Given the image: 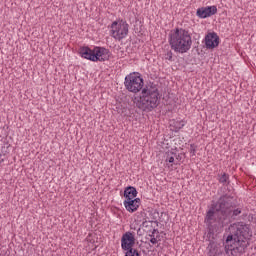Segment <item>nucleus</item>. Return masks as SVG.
Here are the masks:
<instances>
[{
  "instance_id": "1",
  "label": "nucleus",
  "mask_w": 256,
  "mask_h": 256,
  "mask_svg": "<svg viewBox=\"0 0 256 256\" xmlns=\"http://www.w3.org/2000/svg\"><path fill=\"white\" fill-rule=\"evenodd\" d=\"M253 237V232L249 225L239 222L230 228V234L223 243L224 251L215 241L208 245L209 256H241L247 251Z\"/></svg>"
},
{
  "instance_id": "2",
  "label": "nucleus",
  "mask_w": 256,
  "mask_h": 256,
  "mask_svg": "<svg viewBox=\"0 0 256 256\" xmlns=\"http://www.w3.org/2000/svg\"><path fill=\"white\" fill-rule=\"evenodd\" d=\"M160 101L161 96H159V88H157V85L151 84L142 89L140 97L134 98V105H136L140 111L149 113L159 107Z\"/></svg>"
},
{
  "instance_id": "3",
  "label": "nucleus",
  "mask_w": 256,
  "mask_h": 256,
  "mask_svg": "<svg viewBox=\"0 0 256 256\" xmlns=\"http://www.w3.org/2000/svg\"><path fill=\"white\" fill-rule=\"evenodd\" d=\"M168 43L174 51V53H180L183 55L190 51L193 45V40L191 39V34L189 31L183 28L172 29L168 35Z\"/></svg>"
},
{
  "instance_id": "4",
  "label": "nucleus",
  "mask_w": 256,
  "mask_h": 256,
  "mask_svg": "<svg viewBox=\"0 0 256 256\" xmlns=\"http://www.w3.org/2000/svg\"><path fill=\"white\" fill-rule=\"evenodd\" d=\"M235 203H233V197L224 194L220 196L216 204L212 205L209 211H213L214 219L216 223L221 225L222 221L229 219V213L233 209Z\"/></svg>"
},
{
  "instance_id": "5",
  "label": "nucleus",
  "mask_w": 256,
  "mask_h": 256,
  "mask_svg": "<svg viewBox=\"0 0 256 256\" xmlns=\"http://www.w3.org/2000/svg\"><path fill=\"white\" fill-rule=\"evenodd\" d=\"M79 55L82 59H87L88 61L105 62L109 61L111 58V51L105 47L95 46L94 49L89 48V46L80 47Z\"/></svg>"
},
{
  "instance_id": "6",
  "label": "nucleus",
  "mask_w": 256,
  "mask_h": 256,
  "mask_svg": "<svg viewBox=\"0 0 256 256\" xmlns=\"http://www.w3.org/2000/svg\"><path fill=\"white\" fill-rule=\"evenodd\" d=\"M124 85L130 93H139V91L143 90L145 82L141 74L134 72L125 77Z\"/></svg>"
},
{
  "instance_id": "7",
  "label": "nucleus",
  "mask_w": 256,
  "mask_h": 256,
  "mask_svg": "<svg viewBox=\"0 0 256 256\" xmlns=\"http://www.w3.org/2000/svg\"><path fill=\"white\" fill-rule=\"evenodd\" d=\"M204 223L207 225L208 233L206 235V241H215V231L217 229H223V226H219V222L215 221V212L208 210L204 219Z\"/></svg>"
},
{
  "instance_id": "8",
  "label": "nucleus",
  "mask_w": 256,
  "mask_h": 256,
  "mask_svg": "<svg viewBox=\"0 0 256 256\" xmlns=\"http://www.w3.org/2000/svg\"><path fill=\"white\" fill-rule=\"evenodd\" d=\"M111 33L114 39L121 41V39H125L129 35V24L125 20L114 21L111 24Z\"/></svg>"
},
{
  "instance_id": "9",
  "label": "nucleus",
  "mask_w": 256,
  "mask_h": 256,
  "mask_svg": "<svg viewBox=\"0 0 256 256\" xmlns=\"http://www.w3.org/2000/svg\"><path fill=\"white\" fill-rule=\"evenodd\" d=\"M135 247V233L125 232L121 237V248L122 251H127Z\"/></svg>"
},
{
  "instance_id": "10",
  "label": "nucleus",
  "mask_w": 256,
  "mask_h": 256,
  "mask_svg": "<svg viewBox=\"0 0 256 256\" xmlns=\"http://www.w3.org/2000/svg\"><path fill=\"white\" fill-rule=\"evenodd\" d=\"M217 6H206L198 8L196 11L197 17L200 19H207V17H212V15H216Z\"/></svg>"
},
{
  "instance_id": "11",
  "label": "nucleus",
  "mask_w": 256,
  "mask_h": 256,
  "mask_svg": "<svg viewBox=\"0 0 256 256\" xmlns=\"http://www.w3.org/2000/svg\"><path fill=\"white\" fill-rule=\"evenodd\" d=\"M205 47L206 49H215L219 47V35L215 32H209L205 36Z\"/></svg>"
},
{
  "instance_id": "12",
  "label": "nucleus",
  "mask_w": 256,
  "mask_h": 256,
  "mask_svg": "<svg viewBox=\"0 0 256 256\" xmlns=\"http://www.w3.org/2000/svg\"><path fill=\"white\" fill-rule=\"evenodd\" d=\"M241 213H243V209L235 208V206H234L233 208L230 209V212L228 214V219L222 220V223H220L219 227H226V225L231 223V221H235L237 219V217H239V215H241Z\"/></svg>"
},
{
  "instance_id": "13",
  "label": "nucleus",
  "mask_w": 256,
  "mask_h": 256,
  "mask_svg": "<svg viewBox=\"0 0 256 256\" xmlns=\"http://www.w3.org/2000/svg\"><path fill=\"white\" fill-rule=\"evenodd\" d=\"M141 205V199L135 198L132 200H124V207L126 211L129 213H135L137 209H139V206Z\"/></svg>"
},
{
  "instance_id": "14",
  "label": "nucleus",
  "mask_w": 256,
  "mask_h": 256,
  "mask_svg": "<svg viewBox=\"0 0 256 256\" xmlns=\"http://www.w3.org/2000/svg\"><path fill=\"white\" fill-rule=\"evenodd\" d=\"M137 188L133 186H127L124 190L125 201L135 199L137 197Z\"/></svg>"
},
{
  "instance_id": "15",
  "label": "nucleus",
  "mask_w": 256,
  "mask_h": 256,
  "mask_svg": "<svg viewBox=\"0 0 256 256\" xmlns=\"http://www.w3.org/2000/svg\"><path fill=\"white\" fill-rule=\"evenodd\" d=\"M185 127V121L183 120H172L170 121V128L171 131H174L175 133H178V131H181Z\"/></svg>"
},
{
  "instance_id": "16",
  "label": "nucleus",
  "mask_w": 256,
  "mask_h": 256,
  "mask_svg": "<svg viewBox=\"0 0 256 256\" xmlns=\"http://www.w3.org/2000/svg\"><path fill=\"white\" fill-rule=\"evenodd\" d=\"M159 217V211L157 210H154V212L152 213V221H147L145 220L143 223H142V227H149V225H151L152 223H155L157 225V227H159V221H157V218Z\"/></svg>"
},
{
  "instance_id": "17",
  "label": "nucleus",
  "mask_w": 256,
  "mask_h": 256,
  "mask_svg": "<svg viewBox=\"0 0 256 256\" xmlns=\"http://www.w3.org/2000/svg\"><path fill=\"white\" fill-rule=\"evenodd\" d=\"M217 177H218L219 183H221L222 185H229L230 183L229 174L227 173L218 174Z\"/></svg>"
},
{
  "instance_id": "18",
  "label": "nucleus",
  "mask_w": 256,
  "mask_h": 256,
  "mask_svg": "<svg viewBox=\"0 0 256 256\" xmlns=\"http://www.w3.org/2000/svg\"><path fill=\"white\" fill-rule=\"evenodd\" d=\"M125 255L124 256H141V252L135 248H130L128 250H125Z\"/></svg>"
},
{
  "instance_id": "19",
  "label": "nucleus",
  "mask_w": 256,
  "mask_h": 256,
  "mask_svg": "<svg viewBox=\"0 0 256 256\" xmlns=\"http://www.w3.org/2000/svg\"><path fill=\"white\" fill-rule=\"evenodd\" d=\"M159 217V221L160 223H167V221H169V217L167 216V213L165 212H161Z\"/></svg>"
},
{
  "instance_id": "20",
  "label": "nucleus",
  "mask_w": 256,
  "mask_h": 256,
  "mask_svg": "<svg viewBox=\"0 0 256 256\" xmlns=\"http://www.w3.org/2000/svg\"><path fill=\"white\" fill-rule=\"evenodd\" d=\"M166 162L168 163H175V153L171 152L166 157Z\"/></svg>"
},
{
  "instance_id": "21",
  "label": "nucleus",
  "mask_w": 256,
  "mask_h": 256,
  "mask_svg": "<svg viewBox=\"0 0 256 256\" xmlns=\"http://www.w3.org/2000/svg\"><path fill=\"white\" fill-rule=\"evenodd\" d=\"M164 57L167 61H173V52L168 50L167 53L164 54Z\"/></svg>"
},
{
  "instance_id": "22",
  "label": "nucleus",
  "mask_w": 256,
  "mask_h": 256,
  "mask_svg": "<svg viewBox=\"0 0 256 256\" xmlns=\"http://www.w3.org/2000/svg\"><path fill=\"white\" fill-rule=\"evenodd\" d=\"M190 153L192 155H195V153H197V146L195 144L190 145Z\"/></svg>"
},
{
  "instance_id": "23",
  "label": "nucleus",
  "mask_w": 256,
  "mask_h": 256,
  "mask_svg": "<svg viewBox=\"0 0 256 256\" xmlns=\"http://www.w3.org/2000/svg\"><path fill=\"white\" fill-rule=\"evenodd\" d=\"M150 243H152V245H157V243H159V240H157V238L153 237V238H150Z\"/></svg>"
},
{
  "instance_id": "24",
  "label": "nucleus",
  "mask_w": 256,
  "mask_h": 256,
  "mask_svg": "<svg viewBox=\"0 0 256 256\" xmlns=\"http://www.w3.org/2000/svg\"><path fill=\"white\" fill-rule=\"evenodd\" d=\"M152 232L154 233V235L156 234H159V229H157V228H154L153 230H152Z\"/></svg>"
},
{
  "instance_id": "25",
  "label": "nucleus",
  "mask_w": 256,
  "mask_h": 256,
  "mask_svg": "<svg viewBox=\"0 0 256 256\" xmlns=\"http://www.w3.org/2000/svg\"><path fill=\"white\" fill-rule=\"evenodd\" d=\"M155 239H156L157 241H161V235H159V233L156 234Z\"/></svg>"
},
{
  "instance_id": "26",
  "label": "nucleus",
  "mask_w": 256,
  "mask_h": 256,
  "mask_svg": "<svg viewBox=\"0 0 256 256\" xmlns=\"http://www.w3.org/2000/svg\"><path fill=\"white\" fill-rule=\"evenodd\" d=\"M149 237H150V239H153V237H155V233H153V232L151 231V234H149Z\"/></svg>"
}]
</instances>
